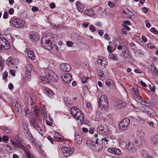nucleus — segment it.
<instances>
[{
    "label": "nucleus",
    "instance_id": "nucleus-1",
    "mask_svg": "<svg viewBox=\"0 0 158 158\" xmlns=\"http://www.w3.org/2000/svg\"><path fill=\"white\" fill-rule=\"evenodd\" d=\"M108 140L106 139H92L88 141V142L86 143L87 144H89L90 148L94 151H99L100 150L99 146L101 143L103 145L107 144V142Z\"/></svg>",
    "mask_w": 158,
    "mask_h": 158
},
{
    "label": "nucleus",
    "instance_id": "nucleus-2",
    "mask_svg": "<svg viewBox=\"0 0 158 158\" xmlns=\"http://www.w3.org/2000/svg\"><path fill=\"white\" fill-rule=\"evenodd\" d=\"M14 148L16 149L20 148L25 151L26 157L27 158H35L32 153L29 150H26L24 145V143L22 139H16L15 142L10 140Z\"/></svg>",
    "mask_w": 158,
    "mask_h": 158
},
{
    "label": "nucleus",
    "instance_id": "nucleus-3",
    "mask_svg": "<svg viewBox=\"0 0 158 158\" xmlns=\"http://www.w3.org/2000/svg\"><path fill=\"white\" fill-rule=\"evenodd\" d=\"M96 130L98 133L104 135H107L110 133L107 126L105 124L99 125Z\"/></svg>",
    "mask_w": 158,
    "mask_h": 158
},
{
    "label": "nucleus",
    "instance_id": "nucleus-4",
    "mask_svg": "<svg viewBox=\"0 0 158 158\" xmlns=\"http://www.w3.org/2000/svg\"><path fill=\"white\" fill-rule=\"evenodd\" d=\"M38 122L37 121V119H36L35 117H31L29 120V122L31 127L35 129L40 134H42V131L39 125L37 123V122Z\"/></svg>",
    "mask_w": 158,
    "mask_h": 158
},
{
    "label": "nucleus",
    "instance_id": "nucleus-5",
    "mask_svg": "<svg viewBox=\"0 0 158 158\" xmlns=\"http://www.w3.org/2000/svg\"><path fill=\"white\" fill-rule=\"evenodd\" d=\"M41 45L48 50H50L52 48V45L49 38L44 36L42 40Z\"/></svg>",
    "mask_w": 158,
    "mask_h": 158
},
{
    "label": "nucleus",
    "instance_id": "nucleus-6",
    "mask_svg": "<svg viewBox=\"0 0 158 158\" xmlns=\"http://www.w3.org/2000/svg\"><path fill=\"white\" fill-rule=\"evenodd\" d=\"M98 104L102 109H106L107 108L108 101L107 96L105 95H102L98 102Z\"/></svg>",
    "mask_w": 158,
    "mask_h": 158
},
{
    "label": "nucleus",
    "instance_id": "nucleus-7",
    "mask_svg": "<svg viewBox=\"0 0 158 158\" xmlns=\"http://www.w3.org/2000/svg\"><path fill=\"white\" fill-rule=\"evenodd\" d=\"M25 23L22 19L19 18L14 19L12 21L13 26L16 28H20L23 27L25 25Z\"/></svg>",
    "mask_w": 158,
    "mask_h": 158
},
{
    "label": "nucleus",
    "instance_id": "nucleus-8",
    "mask_svg": "<svg viewBox=\"0 0 158 158\" xmlns=\"http://www.w3.org/2000/svg\"><path fill=\"white\" fill-rule=\"evenodd\" d=\"M130 123V120L128 118H125L119 123L118 127L120 129L124 131L128 128Z\"/></svg>",
    "mask_w": 158,
    "mask_h": 158
},
{
    "label": "nucleus",
    "instance_id": "nucleus-9",
    "mask_svg": "<svg viewBox=\"0 0 158 158\" xmlns=\"http://www.w3.org/2000/svg\"><path fill=\"white\" fill-rule=\"evenodd\" d=\"M74 148H73L63 147L61 148L62 152L65 157H68L72 155L74 152Z\"/></svg>",
    "mask_w": 158,
    "mask_h": 158
},
{
    "label": "nucleus",
    "instance_id": "nucleus-10",
    "mask_svg": "<svg viewBox=\"0 0 158 158\" xmlns=\"http://www.w3.org/2000/svg\"><path fill=\"white\" fill-rule=\"evenodd\" d=\"M0 48L7 50L10 48V44L8 41L3 37H0Z\"/></svg>",
    "mask_w": 158,
    "mask_h": 158
},
{
    "label": "nucleus",
    "instance_id": "nucleus-11",
    "mask_svg": "<svg viewBox=\"0 0 158 158\" xmlns=\"http://www.w3.org/2000/svg\"><path fill=\"white\" fill-rule=\"evenodd\" d=\"M19 63V61L17 59L15 58H9L6 60V63L9 67L13 68L14 67L17 68L18 66L17 65Z\"/></svg>",
    "mask_w": 158,
    "mask_h": 158
},
{
    "label": "nucleus",
    "instance_id": "nucleus-12",
    "mask_svg": "<svg viewBox=\"0 0 158 158\" xmlns=\"http://www.w3.org/2000/svg\"><path fill=\"white\" fill-rule=\"evenodd\" d=\"M134 97L136 101L141 104L142 105L146 106H149L150 104L149 103L144 100L139 93L135 95Z\"/></svg>",
    "mask_w": 158,
    "mask_h": 158
},
{
    "label": "nucleus",
    "instance_id": "nucleus-13",
    "mask_svg": "<svg viewBox=\"0 0 158 158\" xmlns=\"http://www.w3.org/2000/svg\"><path fill=\"white\" fill-rule=\"evenodd\" d=\"M97 63L98 64L102 65L105 68L107 66V59L102 56L98 57L97 60Z\"/></svg>",
    "mask_w": 158,
    "mask_h": 158
},
{
    "label": "nucleus",
    "instance_id": "nucleus-14",
    "mask_svg": "<svg viewBox=\"0 0 158 158\" xmlns=\"http://www.w3.org/2000/svg\"><path fill=\"white\" fill-rule=\"evenodd\" d=\"M33 71V66L31 64H27L26 66L25 73L27 79H30L31 78L32 73Z\"/></svg>",
    "mask_w": 158,
    "mask_h": 158
},
{
    "label": "nucleus",
    "instance_id": "nucleus-15",
    "mask_svg": "<svg viewBox=\"0 0 158 158\" xmlns=\"http://www.w3.org/2000/svg\"><path fill=\"white\" fill-rule=\"evenodd\" d=\"M61 77L64 82L66 83H69L72 81V75L69 73H64Z\"/></svg>",
    "mask_w": 158,
    "mask_h": 158
},
{
    "label": "nucleus",
    "instance_id": "nucleus-16",
    "mask_svg": "<svg viewBox=\"0 0 158 158\" xmlns=\"http://www.w3.org/2000/svg\"><path fill=\"white\" fill-rule=\"evenodd\" d=\"M46 75H48L53 81L56 82L58 79V77L57 74L52 71H50Z\"/></svg>",
    "mask_w": 158,
    "mask_h": 158
},
{
    "label": "nucleus",
    "instance_id": "nucleus-17",
    "mask_svg": "<svg viewBox=\"0 0 158 158\" xmlns=\"http://www.w3.org/2000/svg\"><path fill=\"white\" fill-rule=\"evenodd\" d=\"M30 38L32 39L33 41L36 42L38 41L40 39V36L38 33L35 31H31L29 34Z\"/></svg>",
    "mask_w": 158,
    "mask_h": 158
},
{
    "label": "nucleus",
    "instance_id": "nucleus-18",
    "mask_svg": "<svg viewBox=\"0 0 158 158\" xmlns=\"http://www.w3.org/2000/svg\"><path fill=\"white\" fill-rule=\"evenodd\" d=\"M60 69L64 72H68L71 69V66L67 63H63L60 65Z\"/></svg>",
    "mask_w": 158,
    "mask_h": 158
},
{
    "label": "nucleus",
    "instance_id": "nucleus-19",
    "mask_svg": "<svg viewBox=\"0 0 158 158\" xmlns=\"http://www.w3.org/2000/svg\"><path fill=\"white\" fill-rule=\"evenodd\" d=\"M109 152L117 155H119L121 154V150L118 148H109L107 149Z\"/></svg>",
    "mask_w": 158,
    "mask_h": 158
},
{
    "label": "nucleus",
    "instance_id": "nucleus-20",
    "mask_svg": "<svg viewBox=\"0 0 158 158\" xmlns=\"http://www.w3.org/2000/svg\"><path fill=\"white\" fill-rule=\"evenodd\" d=\"M76 6L79 11L82 12L83 10L84 6L80 1H77L76 2Z\"/></svg>",
    "mask_w": 158,
    "mask_h": 158
},
{
    "label": "nucleus",
    "instance_id": "nucleus-21",
    "mask_svg": "<svg viewBox=\"0 0 158 158\" xmlns=\"http://www.w3.org/2000/svg\"><path fill=\"white\" fill-rule=\"evenodd\" d=\"M80 111V110L77 107L74 106L71 107V113L74 117Z\"/></svg>",
    "mask_w": 158,
    "mask_h": 158
},
{
    "label": "nucleus",
    "instance_id": "nucleus-22",
    "mask_svg": "<svg viewBox=\"0 0 158 158\" xmlns=\"http://www.w3.org/2000/svg\"><path fill=\"white\" fill-rule=\"evenodd\" d=\"M141 155L145 158H153L152 156H150L148 154V151L145 150H142L140 152Z\"/></svg>",
    "mask_w": 158,
    "mask_h": 158
},
{
    "label": "nucleus",
    "instance_id": "nucleus-23",
    "mask_svg": "<svg viewBox=\"0 0 158 158\" xmlns=\"http://www.w3.org/2000/svg\"><path fill=\"white\" fill-rule=\"evenodd\" d=\"M77 120H79L80 121H83V119L84 118V115L80 110L77 114L74 117Z\"/></svg>",
    "mask_w": 158,
    "mask_h": 158
},
{
    "label": "nucleus",
    "instance_id": "nucleus-24",
    "mask_svg": "<svg viewBox=\"0 0 158 158\" xmlns=\"http://www.w3.org/2000/svg\"><path fill=\"white\" fill-rule=\"evenodd\" d=\"M126 147L128 150L130 152H133L134 149V144L131 142L126 143Z\"/></svg>",
    "mask_w": 158,
    "mask_h": 158
},
{
    "label": "nucleus",
    "instance_id": "nucleus-25",
    "mask_svg": "<svg viewBox=\"0 0 158 158\" xmlns=\"http://www.w3.org/2000/svg\"><path fill=\"white\" fill-rule=\"evenodd\" d=\"M85 15L90 17H93L94 15V11L92 9H87L85 11Z\"/></svg>",
    "mask_w": 158,
    "mask_h": 158
},
{
    "label": "nucleus",
    "instance_id": "nucleus-26",
    "mask_svg": "<svg viewBox=\"0 0 158 158\" xmlns=\"http://www.w3.org/2000/svg\"><path fill=\"white\" fill-rule=\"evenodd\" d=\"M27 54L28 57L32 60H34L35 58V56L34 52L31 50H28Z\"/></svg>",
    "mask_w": 158,
    "mask_h": 158
},
{
    "label": "nucleus",
    "instance_id": "nucleus-27",
    "mask_svg": "<svg viewBox=\"0 0 158 158\" xmlns=\"http://www.w3.org/2000/svg\"><path fill=\"white\" fill-rule=\"evenodd\" d=\"M32 140H31L32 143V144L33 145H35L36 146H38L40 149V150L42 153H43L44 152L43 150L42 149V148L41 146V144L40 143V142L38 143V142H37L36 143L35 140V139H31Z\"/></svg>",
    "mask_w": 158,
    "mask_h": 158
},
{
    "label": "nucleus",
    "instance_id": "nucleus-28",
    "mask_svg": "<svg viewBox=\"0 0 158 158\" xmlns=\"http://www.w3.org/2000/svg\"><path fill=\"white\" fill-rule=\"evenodd\" d=\"M134 136L133 137L135 138H143L145 137V134L143 131H141L140 132H138L135 135L134 134Z\"/></svg>",
    "mask_w": 158,
    "mask_h": 158
},
{
    "label": "nucleus",
    "instance_id": "nucleus-29",
    "mask_svg": "<svg viewBox=\"0 0 158 158\" xmlns=\"http://www.w3.org/2000/svg\"><path fill=\"white\" fill-rule=\"evenodd\" d=\"M52 144H56L57 142H64L65 139H48Z\"/></svg>",
    "mask_w": 158,
    "mask_h": 158
},
{
    "label": "nucleus",
    "instance_id": "nucleus-30",
    "mask_svg": "<svg viewBox=\"0 0 158 158\" xmlns=\"http://www.w3.org/2000/svg\"><path fill=\"white\" fill-rule=\"evenodd\" d=\"M72 37L73 40L76 41L81 40L82 38V36L77 33L74 34V35L72 36Z\"/></svg>",
    "mask_w": 158,
    "mask_h": 158
},
{
    "label": "nucleus",
    "instance_id": "nucleus-31",
    "mask_svg": "<svg viewBox=\"0 0 158 158\" xmlns=\"http://www.w3.org/2000/svg\"><path fill=\"white\" fill-rule=\"evenodd\" d=\"M126 106V104L125 103L123 102L122 101H120L117 103L116 108L117 109H119L123 108Z\"/></svg>",
    "mask_w": 158,
    "mask_h": 158
},
{
    "label": "nucleus",
    "instance_id": "nucleus-32",
    "mask_svg": "<svg viewBox=\"0 0 158 158\" xmlns=\"http://www.w3.org/2000/svg\"><path fill=\"white\" fill-rule=\"evenodd\" d=\"M135 55L136 57H140L143 55V51L140 49L135 50Z\"/></svg>",
    "mask_w": 158,
    "mask_h": 158
},
{
    "label": "nucleus",
    "instance_id": "nucleus-33",
    "mask_svg": "<svg viewBox=\"0 0 158 158\" xmlns=\"http://www.w3.org/2000/svg\"><path fill=\"white\" fill-rule=\"evenodd\" d=\"M40 79L43 83H49L50 80L49 79L45 76H42L41 77Z\"/></svg>",
    "mask_w": 158,
    "mask_h": 158
},
{
    "label": "nucleus",
    "instance_id": "nucleus-34",
    "mask_svg": "<svg viewBox=\"0 0 158 158\" xmlns=\"http://www.w3.org/2000/svg\"><path fill=\"white\" fill-rule=\"evenodd\" d=\"M109 57L111 59L116 61L118 60L117 55L115 54H111L109 55Z\"/></svg>",
    "mask_w": 158,
    "mask_h": 158
},
{
    "label": "nucleus",
    "instance_id": "nucleus-35",
    "mask_svg": "<svg viewBox=\"0 0 158 158\" xmlns=\"http://www.w3.org/2000/svg\"><path fill=\"white\" fill-rule=\"evenodd\" d=\"M148 114L150 115V116L155 117L156 116V114L155 111L152 109H151L148 112Z\"/></svg>",
    "mask_w": 158,
    "mask_h": 158
},
{
    "label": "nucleus",
    "instance_id": "nucleus-36",
    "mask_svg": "<svg viewBox=\"0 0 158 158\" xmlns=\"http://www.w3.org/2000/svg\"><path fill=\"white\" fill-rule=\"evenodd\" d=\"M13 106L16 110L17 111L18 113H19V112L20 111V107L19 104L17 103L15 104V105Z\"/></svg>",
    "mask_w": 158,
    "mask_h": 158
},
{
    "label": "nucleus",
    "instance_id": "nucleus-37",
    "mask_svg": "<svg viewBox=\"0 0 158 158\" xmlns=\"http://www.w3.org/2000/svg\"><path fill=\"white\" fill-rule=\"evenodd\" d=\"M4 63V61L3 59L0 58V71L2 70L3 68V64Z\"/></svg>",
    "mask_w": 158,
    "mask_h": 158
},
{
    "label": "nucleus",
    "instance_id": "nucleus-38",
    "mask_svg": "<svg viewBox=\"0 0 158 158\" xmlns=\"http://www.w3.org/2000/svg\"><path fill=\"white\" fill-rule=\"evenodd\" d=\"M46 94L50 98H52V96H53V94H54L53 92L51 91L50 90H47L46 91Z\"/></svg>",
    "mask_w": 158,
    "mask_h": 158
},
{
    "label": "nucleus",
    "instance_id": "nucleus-39",
    "mask_svg": "<svg viewBox=\"0 0 158 158\" xmlns=\"http://www.w3.org/2000/svg\"><path fill=\"white\" fill-rule=\"evenodd\" d=\"M113 82L112 80L111 79H108L106 80V85L107 86H110L111 84H112Z\"/></svg>",
    "mask_w": 158,
    "mask_h": 158
},
{
    "label": "nucleus",
    "instance_id": "nucleus-40",
    "mask_svg": "<svg viewBox=\"0 0 158 158\" xmlns=\"http://www.w3.org/2000/svg\"><path fill=\"white\" fill-rule=\"evenodd\" d=\"M3 132L4 134H7L10 133L11 132V131L9 129L6 128H3L2 129Z\"/></svg>",
    "mask_w": 158,
    "mask_h": 158
},
{
    "label": "nucleus",
    "instance_id": "nucleus-41",
    "mask_svg": "<svg viewBox=\"0 0 158 158\" xmlns=\"http://www.w3.org/2000/svg\"><path fill=\"white\" fill-rule=\"evenodd\" d=\"M123 13L125 14H127L128 16H130L131 17V16L133 15V13L132 12L130 11L127 10H126V11H123Z\"/></svg>",
    "mask_w": 158,
    "mask_h": 158
},
{
    "label": "nucleus",
    "instance_id": "nucleus-42",
    "mask_svg": "<svg viewBox=\"0 0 158 158\" xmlns=\"http://www.w3.org/2000/svg\"><path fill=\"white\" fill-rule=\"evenodd\" d=\"M98 76L100 77L101 79H103L104 78L105 75L102 71L99 72L98 73Z\"/></svg>",
    "mask_w": 158,
    "mask_h": 158
},
{
    "label": "nucleus",
    "instance_id": "nucleus-43",
    "mask_svg": "<svg viewBox=\"0 0 158 158\" xmlns=\"http://www.w3.org/2000/svg\"><path fill=\"white\" fill-rule=\"evenodd\" d=\"M89 29L91 32H94L95 31L96 28L93 25H91L89 26Z\"/></svg>",
    "mask_w": 158,
    "mask_h": 158
},
{
    "label": "nucleus",
    "instance_id": "nucleus-44",
    "mask_svg": "<svg viewBox=\"0 0 158 158\" xmlns=\"http://www.w3.org/2000/svg\"><path fill=\"white\" fill-rule=\"evenodd\" d=\"M132 89L133 91L134 92L135 95L137 94H138V93H139L137 87H132Z\"/></svg>",
    "mask_w": 158,
    "mask_h": 158
},
{
    "label": "nucleus",
    "instance_id": "nucleus-45",
    "mask_svg": "<svg viewBox=\"0 0 158 158\" xmlns=\"http://www.w3.org/2000/svg\"><path fill=\"white\" fill-rule=\"evenodd\" d=\"M89 78L88 77H84V78L82 79V82L83 83H85L89 81Z\"/></svg>",
    "mask_w": 158,
    "mask_h": 158
},
{
    "label": "nucleus",
    "instance_id": "nucleus-46",
    "mask_svg": "<svg viewBox=\"0 0 158 158\" xmlns=\"http://www.w3.org/2000/svg\"><path fill=\"white\" fill-rule=\"evenodd\" d=\"M150 31L155 34H157L158 32L157 31L154 27L150 29Z\"/></svg>",
    "mask_w": 158,
    "mask_h": 158
},
{
    "label": "nucleus",
    "instance_id": "nucleus-47",
    "mask_svg": "<svg viewBox=\"0 0 158 158\" xmlns=\"http://www.w3.org/2000/svg\"><path fill=\"white\" fill-rule=\"evenodd\" d=\"M147 47L153 49L155 48V46L153 44L151 43H149L147 44Z\"/></svg>",
    "mask_w": 158,
    "mask_h": 158
},
{
    "label": "nucleus",
    "instance_id": "nucleus-48",
    "mask_svg": "<svg viewBox=\"0 0 158 158\" xmlns=\"http://www.w3.org/2000/svg\"><path fill=\"white\" fill-rule=\"evenodd\" d=\"M8 75V73L7 72H5L3 75V79L6 80Z\"/></svg>",
    "mask_w": 158,
    "mask_h": 158
},
{
    "label": "nucleus",
    "instance_id": "nucleus-49",
    "mask_svg": "<svg viewBox=\"0 0 158 158\" xmlns=\"http://www.w3.org/2000/svg\"><path fill=\"white\" fill-rule=\"evenodd\" d=\"M108 6L110 7L113 8L115 6L114 4L112 2L109 1L108 2Z\"/></svg>",
    "mask_w": 158,
    "mask_h": 158
},
{
    "label": "nucleus",
    "instance_id": "nucleus-50",
    "mask_svg": "<svg viewBox=\"0 0 158 158\" xmlns=\"http://www.w3.org/2000/svg\"><path fill=\"white\" fill-rule=\"evenodd\" d=\"M81 122L82 123L86 124L89 126L90 125V123L88 120H86L85 121H84V118H83V121H81Z\"/></svg>",
    "mask_w": 158,
    "mask_h": 158
},
{
    "label": "nucleus",
    "instance_id": "nucleus-51",
    "mask_svg": "<svg viewBox=\"0 0 158 158\" xmlns=\"http://www.w3.org/2000/svg\"><path fill=\"white\" fill-rule=\"evenodd\" d=\"M10 102L13 106H14L15 104L18 103L17 101L15 99H11L10 100Z\"/></svg>",
    "mask_w": 158,
    "mask_h": 158
},
{
    "label": "nucleus",
    "instance_id": "nucleus-52",
    "mask_svg": "<svg viewBox=\"0 0 158 158\" xmlns=\"http://www.w3.org/2000/svg\"><path fill=\"white\" fill-rule=\"evenodd\" d=\"M66 45L69 47H72L73 44L72 41H68L66 42Z\"/></svg>",
    "mask_w": 158,
    "mask_h": 158
},
{
    "label": "nucleus",
    "instance_id": "nucleus-53",
    "mask_svg": "<svg viewBox=\"0 0 158 158\" xmlns=\"http://www.w3.org/2000/svg\"><path fill=\"white\" fill-rule=\"evenodd\" d=\"M97 31L99 35L101 36L104 34V31L103 30H98Z\"/></svg>",
    "mask_w": 158,
    "mask_h": 158
},
{
    "label": "nucleus",
    "instance_id": "nucleus-54",
    "mask_svg": "<svg viewBox=\"0 0 158 158\" xmlns=\"http://www.w3.org/2000/svg\"><path fill=\"white\" fill-rule=\"evenodd\" d=\"M27 137L28 138H29V137H31V138H32V135L31 133L28 131H27ZM32 138H33V137Z\"/></svg>",
    "mask_w": 158,
    "mask_h": 158
},
{
    "label": "nucleus",
    "instance_id": "nucleus-55",
    "mask_svg": "<svg viewBox=\"0 0 158 158\" xmlns=\"http://www.w3.org/2000/svg\"><path fill=\"white\" fill-rule=\"evenodd\" d=\"M142 11L144 13H146L148 11V9L146 7H143L142 8Z\"/></svg>",
    "mask_w": 158,
    "mask_h": 158
},
{
    "label": "nucleus",
    "instance_id": "nucleus-56",
    "mask_svg": "<svg viewBox=\"0 0 158 158\" xmlns=\"http://www.w3.org/2000/svg\"><path fill=\"white\" fill-rule=\"evenodd\" d=\"M8 17V13L6 12H4V14L3 15V19H6Z\"/></svg>",
    "mask_w": 158,
    "mask_h": 158
},
{
    "label": "nucleus",
    "instance_id": "nucleus-57",
    "mask_svg": "<svg viewBox=\"0 0 158 158\" xmlns=\"http://www.w3.org/2000/svg\"><path fill=\"white\" fill-rule=\"evenodd\" d=\"M145 23L146 26L147 27L149 28L150 27V24L148 21L145 20Z\"/></svg>",
    "mask_w": 158,
    "mask_h": 158
},
{
    "label": "nucleus",
    "instance_id": "nucleus-58",
    "mask_svg": "<svg viewBox=\"0 0 158 158\" xmlns=\"http://www.w3.org/2000/svg\"><path fill=\"white\" fill-rule=\"evenodd\" d=\"M8 141V139H0V142H2L3 143H6Z\"/></svg>",
    "mask_w": 158,
    "mask_h": 158
},
{
    "label": "nucleus",
    "instance_id": "nucleus-59",
    "mask_svg": "<svg viewBox=\"0 0 158 158\" xmlns=\"http://www.w3.org/2000/svg\"><path fill=\"white\" fill-rule=\"evenodd\" d=\"M14 11V9L13 8H11L9 10L8 13L9 14L11 15L13 14Z\"/></svg>",
    "mask_w": 158,
    "mask_h": 158
},
{
    "label": "nucleus",
    "instance_id": "nucleus-60",
    "mask_svg": "<svg viewBox=\"0 0 158 158\" xmlns=\"http://www.w3.org/2000/svg\"><path fill=\"white\" fill-rule=\"evenodd\" d=\"M107 49L109 53H111L112 52V50L111 49V47L110 46H108L107 47Z\"/></svg>",
    "mask_w": 158,
    "mask_h": 158
},
{
    "label": "nucleus",
    "instance_id": "nucleus-61",
    "mask_svg": "<svg viewBox=\"0 0 158 158\" xmlns=\"http://www.w3.org/2000/svg\"><path fill=\"white\" fill-rule=\"evenodd\" d=\"M47 117V113H43L42 117L44 120L46 119Z\"/></svg>",
    "mask_w": 158,
    "mask_h": 158
},
{
    "label": "nucleus",
    "instance_id": "nucleus-62",
    "mask_svg": "<svg viewBox=\"0 0 158 158\" xmlns=\"http://www.w3.org/2000/svg\"><path fill=\"white\" fill-rule=\"evenodd\" d=\"M89 23L88 22L82 24V26L83 27H84L86 28L89 26Z\"/></svg>",
    "mask_w": 158,
    "mask_h": 158
},
{
    "label": "nucleus",
    "instance_id": "nucleus-63",
    "mask_svg": "<svg viewBox=\"0 0 158 158\" xmlns=\"http://www.w3.org/2000/svg\"><path fill=\"white\" fill-rule=\"evenodd\" d=\"M104 38L105 39L107 40H110V38L109 37L108 35L107 34H105L104 35Z\"/></svg>",
    "mask_w": 158,
    "mask_h": 158
},
{
    "label": "nucleus",
    "instance_id": "nucleus-64",
    "mask_svg": "<svg viewBox=\"0 0 158 158\" xmlns=\"http://www.w3.org/2000/svg\"><path fill=\"white\" fill-rule=\"evenodd\" d=\"M55 5L54 3H51L50 4V7L52 9H54L55 7Z\"/></svg>",
    "mask_w": 158,
    "mask_h": 158
}]
</instances>
